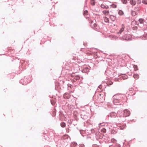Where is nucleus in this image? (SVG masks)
Returning a JSON list of instances; mask_svg holds the SVG:
<instances>
[{"label": "nucleus", "mask_w": 147, "mask_h": 147, "mask_svg": "<svg viewBox=\"0 0 147 147\" xmlns=\"http://www.w3.org/2000/svg\"><path fill=\"white\" fill-rule=\"evenodd\" d=\"M77 145V143H73V145L74 146H76Z\"/></svg>", "instance_id": "nucleus-39"}, {"label": "nucleus", "mask_w": 147, "mask_h": 147, "mask_svg": "<svg viewBox=\"0 0 147 147\" xmlns=\"http://www.w3.org/2000/svg\"><path fill=\"white\" fill-rule=\"evenodd\" d=\"M124 30V28L123 27L121 28L120 30H119V31L117 32V34H121L122 32H123Z\"/></svg>", "instance_id": "nucleus-15"}, {"label": "nucleus", "mask_w": 147, "mask_h": 147, "mask_svg": "<svg viewBox=\"0 0 147 147\" xmlns=\"http://www.w3.org/2000/svg\"><path fill=\"white\" fill-rule=\"evenodd\" d=\"M142 3L144 4H147V0H143Z\"/></svg>", "instance_id": "nucleus-29"}, {"label": "nucleus", "mask_w": 147, "mask_h": 147, "mask_svg": "<svg viewBox=\"0 0 147 147\" xmlns=\"http://www.w3.org/2000/svg\"><path fill=\"white\" fill-rule=\"evenodd\" d=\"M70 140V138H68V140H59L58 141V144L59 143L62 142V143L63 142L64 143V144L65 145H67L68 144V143H69Z\"/></svg>", "instance_id": "nucleus-5"}, {"label": "nucleus", "mask_w": 147, "mask_h": 147, "mask_svg": "<svg viewBox=\"0 0 147 147\" xmlns=\"http://www.w3.org/2000/svg\"><path fill=\"white\" fill-rule=\"evenodd\" d=\"M113 8H115L117 7V5L115 4H113V6L112 7Z\"/></svg>", "instance_id": "nucleus-33"}, {"label": "nucleus", "mask_w": 147, "mask_h": 147, "mask_svg": "<svg viewBox=\"0 0 147 147\" xmlns=\"http://www.w3.org/2000/svg\"><path fill=\"white\" fill-rule=\"evenodd\" d=\"M139 75L137 74H134L133 76L134 78L136 79H138L139 78Z\"/></svg>", "instance_id": "nucleus-14"}, {"label": "nucleus", "mask_w": 147, "mask_h": 147, "mask_svg": "<svg viewBox=\"0 0 147 147\" xmlns=\"http://www.w3.org/2000/svg\"><path fill=\"white\" fill-rule=\"evenodd\" d=\"M138 21L141 24H142L144 22V20L142 18L139 19Z\"/></svg>", "instance_id": "nucleus-18"}, {"label": "nucleus", "mask_w": 147, "mask_h": 147, "mask_svg": "<svg viewBox=\"0 0 147 147\" xmlns=\"http://www.w3.org/2000/svg\"><path fill=\"white\" fill-rule=\"evenodd\" d=\"M69 98V97H68V96H67V99H68V98Z\"/></svg>", "instance_id": "nucleus-43"}, {"label": "nucleus", "mask_w": 147, "mask_h": 147, "mask_svg": "<svg viewBox=\"0 0 147 147\" xmlns=\"http://www.w3.org/2000/svg\"><path fill=\"white\" fill-rule=\"evenodd\" d=\"M110 18L113 21H114L116 19V17L112 15L110 16Z\"/></svg>", "instance_id": "nucleus-16"}, {"label": "nucleus", "mask_w": 147, "mask_h": 147, "mask_svg": "<svg viewBox=\"0 0 147 147\" xmlns=\"http://www.w3.org/2000/svg\"><path fill=\"white\" fill-rule=\"evenodd\" d=\"M115 96H118L119 97L120 102L119 104L121 105H122L124 102H125L126 98L125 95L121 94L115 95L113 96V97H115Z\"/></svg>", "instance_id": "nucleus-1"}, {"label": "nucleus", "mask_w": 147, "mask_h": 147, "mask_svg": "<svg viewBox=\"0 0 147 147\" xmlns=\"http://www.w3.org/2000/svg\"><path fill=\"white\" fill-rule=\"evenodd\" d=\"M134 70L136 71L138 70V66L136 65H134Z\"/></svg>", "instance_id": "nucleus-23"}, {"label": "nucleus", "mask_w": 147, "mask_h": 147, "mask_svg": "<svg viewBox=\"0 0 147 147\" xmlns=\"http://www.w3.org/2000/svg\"><path fill=\"white\" fill-rule=\"evenodd\" d=\"M88 11L87 10H85L83 13V14L84 16L87 15L88 14Z\"/></svg>", "instance_id": "nucleus-25"}, {"label": "nucleus", "mask_w": 147, "mask_h": 147, "mask_svg": "<svg viewBox=\"0 0 147 147\" xmlns=\"http://www.w3.org/2000/svg\"><path fill=\"white\" fill-rule=\"evenodd\" d=\"M126 111V115L127 116H129L130 115V112L129 111H127V110L126 111H124V113H125Z\"/></svg>", "instance_id": "nucleus-20"}, {"label": "nucleus", "mask_w": 147, "mask_h": 147, "mask_svg": "<svg viewBox=\"0 0 147 147\" xmlns=\"http://www.w3.org/2000/svg\"><path fill=\"white\" fill-rule=\"evenodd\" d=\"M51 1H52V0H51Z\"/></svg>", "instance_id": "nucleus-47"}, {"label": "nucleus", "mask_w": 147, "mask_h": 147, "mask_svg": "<svg viewBox=\"0 0 147 147\" xmlns=\"http://www.w3.org/2000/svg\"><path fill=\"white\" fill-rule=\"evenodd\" d=\"M117 115L116 113L115 112H112L110 113L108 115L109 117H115Z\"/></svg>", "instance_id": "nucleus-7"}, {"label": "nucleus", "mask_w": 147, "mask_h": 147, "mask_svg": "<svg viewBox=\"0 0 147 147\" xmlns=\"http://www.w3.org/2000/svg\"><path fill=\"white\" fill-rule=\"evenodd\" d=\"M80 79V77L79 75H76L74 76V81H75Z\"/></svg>", "instance_id": "nucleus-10"}, {"label": "nucleus", "mask_w": 147, "mask_h": 147, "mask_svg": "<svg viewBox=\"0 0 147 147\" xmlns=\"http://www.w3.org/2000/svg\"><path fill=\"white\" fill-rule=\"evenodd\" d=\"M100 7L102 8L106 9H107L109 8V7L108 5L105 6L103 4H101Z\"/></svg>", "instance_id": "nucleus-11"}, {"label": "nucleus", "mask_w": 147, "mask_h": 147, "mask_svg": "<svg viewBox=\"0 0 147 147\" xmlns=\"http://www.w3.org/2000/svg\"><path fill=\"white\" fill-rule=\"evenodd\" d=\"M83 45H84V46H86L87 44L85 43H83Z\"/></svg>", "instance_id": "nucleus-41"}, {"label": "nucleus", "mask_w": 147, "mask_h": 147, "mask_svg": "<svg viewBox=\"0 0 147 147\" xmlns=\"http://www.w3.org/2000/svg\"><path fill=\"white\" fill-rule=\"evenodd\" d=\"M60 125L61 127H64L66 126V124L65 122H62L61 123Z\"/></svg>", "instance_id": "nucleus-17"}, {"label": "nucleus", "mask_w": 147, "mask_h": 147, "mask_svg": "<svg viewBox=\"0 0 147 147\" xmlns=\"http://www.w3.org/2000/svg\"><path fill=\"white\" fill-rule=\"evenodd\" d=\"M114 147H121V146L119 144H116L114 145Z\"/></svg>", "instance_id": "nucleus-30"}, {"label": "nucleus", "mask_w": 147, "mask_h": 147, "mask_svg": "<svg viewBox=\"0 0 147 147\" xmlns=\"http://www.w3.org/2000/svg\"><path fill=\"white\" fill-rule=\"evenodd\" d=\"M81 71L84 73H88L90 70L89 68L86 66L82 67L81 68Z\"/></svg>", "instance_id": "nucleus-3"}, {"label": "nucleus", "mask_w": 147, "mask_h": 147, "mask_svg": "<svg viewBox=\"0 0 147 147\" xmlns=\"http://www.w3.org/2000/svg\"><path fill=\"white\" fill-rule=\"evenodd\" d=\"M122 75V77L123 80H125L127 78V75H125L124 74H123Z\"/></svg>", "instance_id": "nucleus-24"}, {"label": "nucleus", "mask_w": 147, "mask_h": 147, "mask_svg": "<svg viewBox=\"0 0 147 147\" xmlns=\"http://www.w3.org/2000/svg\"><path fill=\"white\" fill-rule=\"evenodd\" d=\"M44 137H45V140H47V138L48 136H47L45 134V136H44Z\"/></svg>", "instance_id": "nucleus-32"}, {"label": "nucleus", "mask_w": 147, "mask_h": 147, "mask_svg": "<svg viewBox=\"0 0 147 147\" xmlns=\"http://www.w3.org/2000/svg\"><path fill=\"white\" fill-rule=\"evenodd\" d=\"M131 13L133 16H135L137 14L136 11L133 10L131 11Z\"/></svg>", "instance_id": "nucleus-12"}, {"label": "nucleus", "mask_w": 147, "mask_h": 147, "mask_svg": "<svg viewBox=\"0 0 147 147\" xmlns=\"http://www.w3.org/2000/svg\"><path fill=\"white\" fill-rule=\"evenodd\" d=\"M87 114L84 113L82 114H80L79 115L80 116L81 118L83 120H86L88 118Z\"/></svg>", "instance_id": "nucleus-6"}, {"label": "nucleus", "mask_w": 147, "mask_h": 147, "mask_svg": "<svg viewBox=\"0 0 147 147\" xmlns=\"http://www.w3.org/2000/svg\"><path fill=\"white\" fill-rule=\"evenodd\" d=\"M118 14L120 15H122L123 14V12L121 10H119L118 12Z\"/></svg>", "instance_id": "nucleus-21"}, {"label": "nucleus", "mask_w": 147, "mask_h": 147, "mask_svg": "<svg viewBox=\"0 0 147 147\" xmlns=\"http://www.w3.org/2000/svg\"><path fill=\"white\" fill-rule=\"evenodd\" d=\"M130 3L131 4L133 5H135L136 4L135 1L133 0H130Z\"/></svg>", "instance_id": "nucleus-13"}, {"label": "nucleus", "mask_w": 147, "mask_h": 147, "mask_svg": "<svg viewBox=\"0 0 147 147\" xmlns=\"http://www.w3.org/2000/svg\"><path fill=\"white\" fill-rule=\"evenodd\" d=\"M105 18H106V19H105V22L106 23H109V19H108V18H107L106 17H105Z\"/></svg>", "instance_id": "nucleus-31"}, {"label": "nucleus", "mask_w": 147, "mask_h": 147, "mask_svg": "<svg viewBox=\"0 0 147 147\" xmlns=\"http://www.w3.org/2000/svg\"><path fill=\"white\" fill-rule=\"evenodd\" d=\"M90 134H91V133L92 134L94 133L95 132V131L94 129H92L90 130Z\"/></svg>", "instance_id": "nucleus-26"}, {"label": "nucleus", "mask_w": 147, "mask_h": 147, "mask_svg": "<svg viewBox=\"0 0 147 147\" xmlns=\"http://www.w3.org/2000/svg\"><path fill=\"white\" fill-rule=\"evenodd\" d=\"M50 101H51V104L52 105H54L55 104V102L53 100H51Z\"/></svg>", "instance_id": "nucleus-27"}, {"label": "nucleus", "mask_w": 147, "mask_h": 147, "mask_svg": "<svg viewBox=\"0 0 147 147\" xmlns=\"http://www.w3.org/2000/svg\"><path fill=\"white\" fill-rule=\"evenodd\" d=\"M136 8V11H139V9H138V8Z\"/></svg>", "instance_id": "nucleus-42"}, {"label": "nucleus", "mask_w": 147, "mask_h": 147, "mask_svg": "<svg viewBox=\"0 0 147 147\" xmlns=\"http://www.w3.org/2000/svg\"><path fill=\"white\" fill-rule=\"evenodd\" d=\"M101 125V126H104L105 125L104 124V123H100L99 124V125Z\"/></svg>", "instance_id": "nucleus-37"}, {"label": "nucleus", "mask_w": 147, "mask_h": 147, "mask_svg": "<svg viewBox=\"0 0 147 147\" xmlns=\"http://www.w3.org/2000/svg\"><path fill=\"white\" fill-rule=\"evenodd\" d=\"M93 147H97V146L96 144H94L92 145Z\"/></svg>", "instance_id": "nucleus-38"}, {"label": "nucleus", "mask_w": 147, "mask_h": 147, "mask_svg": "<svg viewBox=\"0 0 147 147\" xmlns=\"http://www.w3.org/2000/svg\"><path fill=\"white\" fill-rule=\"evenodd\" d=\"M100 85L98 86V87H99L100 86Z\"/></svg>", "instance_id": "nucleus-46"}, {"label": "nucleus", "mask_w": 147, "mask_h": 147, "mask_svg": "<svg viewBox=\"0 0 147 147\" xmlns=\"http://www.w3.org/2000/svg\"><path fill=\"white\" fill-rule=\"evenodd\" d=\"M114 145H115V144H114V145H109V147H114Z\"/></svg>", "instance_id": "nucleus-35"}, {"label": "nucleus", "mask_w": 147, "mask_h": 147, "mask_svg": "<svg viewBox=\"0 0 147 147\" xmlns=\"http://www.w3.org/2000/svg\"><path fill=\"white\" fill-rule=\"evenodd\" d=\"M68 138H70L68 135H65L61 137V140H68Z\"/></svg>", "instance_id": "nucleus-8"}, {"label": "nucleus", "mask_w": 147, "mask_h": 147, "mask_svg": "<svg viewBox=\"0 0 147 147\" xmlns=\"http://www.w3.org/2000/svg\"><path fill=\"white\" fill-rule=\"evenodd\" d=\"M101 131L102 132L105 133L106 131V129L105 128H103L101 129Z\"/></svg>", "instance_id": "nucleus-19"}, {"label": "nucleus", "mask_w": 147, "mask_h": 147, "mask_svg": "<svg viewBox=\"0 0 147 147\" xmlns=\"http://www.w3.org/2000/svg\"><path fill=\"white\" fill-rule=\"evenodd\" d=\"M111 141L112 142H115V141H116V140H115V139H112V140H111Z\"/></svg>", "instance_id": "nucleus-34"}, {"label": "nucleus", "mask_w": 147, "mask_h": 147, "mask_svg": "<svg viewBox=\"0 0 147 147\" xmlns=\"http://www.w3.org/2000/svg\"><path fill=\"white\" fill-rule=\"evenodd\" d=\"M121 1L124 4H125L127 3V1L126 0H121Z\"/></svg>", "instance_id": "nucleus-28"}, {"label": "nucleus", "mask_w": 147, "mask_h": 147, "mask_svg": "<svg viewBox=\"0 0 147 147\" xmlns=\"http://www.w3.org/2000/svg\"><path fill=\"white\" fill-rule=\"evenodd\" d=\"M95 0H91V4L93 6L95 4V2L94 1Z\"/></svg>", "instance_id": "nucleus-22"}, {"label": "nucleus", "mask_w": 147, "mask_h": 147, "mask_svg": "<svg viewBox=\"0 0 147 147\" xmlns=\"http://www.w3.org/2000/svg\"><path fill=\"white\" fill-rule=\"evenodd\" d=\"M103 101V100H100L99 101H98V102H99V103H101Z\"/></svg>", "instance_id": "nucleus-40"}, {"label": "nucleus", "mask_w": 147, "mask_h": 147, "mask_svg": "<svg viewBox=\"0 0 147 147\" xmlns=\"http://www.w3.org/2000/svg\"><path fill=\"white\" fill-rule=\"evenodd\" d=\"M113 103L115 105H120L119 104V99L118 96H115V97H113Z\"/></svg>", "instance_id": "nucleus-4"}, {"label": "nucleus", "mask_w": 147, "mask_h": 147, "mask_svg": "<svg viewBox=\"0 0 147 147\" xmlns=\"http://www.w3.org/2000/svg\"><path fill=\"white\" fill-rule=\"evenodd\" d=\"M112 134H114V132H112Z\"/></svg>", "instance_id": "nucleus-45"}, {"label": "nucleus", "mask_w": 147, "mask_h": 147, "mask_svg": "<svg viewBox=\"0 0 147 147\" xmlns=\"http://www.w3.org/2000/svg\"><path fill=\"white\" fill-rule=\"evenodd\" d=\"M93 26L94 27H96L97 26V25L96 23H94V24Z\"/></svg>", "instance_id": "nucleus-36"}, {"label": "nucleus", "mask_w": 147, "mask_h": 147, "mask_svg": "<svg viewBox=\"0 0 147 147\" xmlns=\"http://www.w3.org/2000/svg\"><path fill=\"white\" fill-rule=\"evenodd\" d=\"M82 146H82V147H83V146H84V145H82Z\"/></svg>", "instance_id": "nucleus-44"}, {"label": "nucleus", "mask_w": 147, "mask_h": 147, "mask_svg": "<svg viewBox=\"0 0 147 147\" xmlns=\"http://www.w3.org/2000/svg\"><path fill=\"white\" fill-rule=\"evenodd\" d=\"M102 13L105 16L108 15L109 14V10H105L102 11Z\"/></svg>", "instance_id": "nucleus-9"}, {"label": "nucleus", "mask_w": 147, "mask_h": 147, "mask_svg": "<svg viewBox=\"0 0 147 147\" xmlns=\"http://www.w3.org/2000/svg\"><path fill=\"white\" fill-rule=\"evenodd\" d=\"M19 82L20 83H22V85H24L30 83V80H28L27 78H25L24 79H21Z\"/></svg>", "instance_id": "nucleus-2"}]
</instances>
